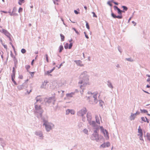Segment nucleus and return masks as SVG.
<instances>
[{
    "label": "nucleus",
    "mask_w": 150,
    "mask_h": 150,
    "mask_svg": "<svg viewBox=\"0 0 150 150\" xmlns=\"http://www.w3.org/2000/svg\"><path fill=\"white\" fill-rule=\"evenodd\" d=\"M86 73L87 72L86 71H84L83 73L81 75L80 77L81 79H83L79 82V84H81L83 83L84 86L90 84L89 82V76L85 74V73Z\"/></svg>",
    "instance_id": "nucleus-1"
},
{
    "label": "nucleus",
    "mask_w": 150,
    "mask_h": 150,
    "mask_svg": "<svg viewBox=\"0 0 150 150\" xmlns=\"http://www.w3.org/2000/svg\"><path fill=\"white\" fill-rule=\"evenodd\" d=\"M93 96H91L90 97H86L89 100V101L91 102L93 104H96L98 102L97 95L98 94V92L96 91L93 93Z\"/></svg>",
    "instance_id": "nucleus-2"
},
{
    "label": "nucleus",
    "mask_w": 150,
    "mask_h": 150,
    "mask_svg": "<svg viewBox=\"0 0 150 150\" xmlns=\"http://www.w3.org/2000/svg\"><path fill=\"white\" fill-rule=\"evenodd\" d=\"M91 138L93 140H96L98 141L99 139V135L96 131H94L93 134L91 136Z\"/></svg>",
    "instance_id": "nucleus-3"
},
{
    "label": "nucleus",
    "mask_w": 150,
    "mask_h": 150,
    "mask_svg": "<svg viewBox=\"0 0 150 150\" xmlns=\"http://www.w3.org/2000/svg\"><path fill=\"white\" fill-rule=\"evenodd\" d=\"M138 136L139 137L140 139L143 140V132L142 129L140 126H139L138 129Z\"/></svg>",
    "instance_id": "nucleus-4"
},
{
    "label": "nucleus",
    "mask_w": 150,
    "mask_h": 150,
    "mask_svg": "<svg viewBox=\"0 0 150 150\" xmlns=\"http://www.w3.org/2000/svg\"><path fill=\"white\" fill-rule=\"evenodd\" d=\"M49 83L48 81L47 80L45 81L41 85V87L42 88H47L49 86Z\"/></svg>",
    "instance_id": "nucleus-5"
},
{
    "label": "nucleus",
    "mask_w": 150,
    "mask_h": 150,
    "mask_svg": "<svg viewBox=\"0 0 150 150\" xmlns=\"http://www.w3.org/2000/svg\"><path fill=\"white\" fill-rule=\"evenodd\" d=\"M87 111L86 108H84L81 109L80 111L78 112V114L79 115L83 116L86 112Z\"/></svg>",
    "instance_id": "nucleus-6"
},
{
    "label": "nucleus",
    "mask_w": 150,
    "mask_h": 150,
    "mask_svg": "<svg viewBox=\"0 0 150 150\" xmlns=\"http://www.w3.org/2000/svg\"><path fill=\"white\" fill-rule=\"evenodd\" d=\"M44 125H45L46 129L47 131H50L52 129V127L49 123L45 122L44 123Z\"/></svg>",
    "instance_id": "nucleus-7"
},
{
    "label": "nucleus",
    "mask_w": 150,
    "mask_h": 150,
    "mask_svg": "<svg viewBox=\"0 0 150 150\" xmlns=\"http://www.w3.org/2000/svg\"><path fill=\"white\" fill-rule=\"evenodd\" d=\"M25 90L26 91V94H29L32 91V87L30 86H27Z\"/></svg>",
    "instance_id": "nucleus-8"
},
{
    "label": "nucleus",
    "mask_w": 150,
    "mask_h": 150,
    "mask_svg": "<svg viewBox=\"0 0 150 150\" xmlns=\"http://www.w3.org/2000/svg\"><path fill=\"white\" fill-rule=\"evenodd\" d=\"M0 32L3 33L7 36H8L9 35L8 32L6 30L4 29H2L1 30L0 29Z\"/></svg>",
    "instance_id": "nucleus-9"
},
{
    "label": "nucleus",
    "mask_w": 150,
    "mask_h": 150,
    "mask_svg": "<svg viewBox=\"0 0 150 150\" xmlns=\"http://www.w3.org/2000/svg\"><path fill=\"white\" fill-rule=\"evenodd\" d=\"M75 112V111L73 110L68 109L66 110V114L68 115L70 113L71 114L74 115Z\"/></svg>",
    "instance_id": "nucleus-10"
},
{
    "label": "nucleus",
    "mask_w": 150,
    "mask_h": 150,
    "mask_svg": "<svg viewBox=\"0 0 150 150\" xmlns=\"http://www.w3.org/2000/svg\"><path fill=\"white\" fill-rule=\"evenodd\" d=\"M102 132L104 134V136L105 137H107L108 139L109 138V136L108 132L106 129H103Z\"/></svg>",
    "instance_id": "nucleus-11"
},
{
    "label": "nucleus",
    "mask_w": 150,
    "mask_h": 150,
    "mask_svg": "<svg viewBox=\"0 0 150 150\" xmlns=\"http://www.w3.org/2000/svg\"><path fill=\"white\" fill-rule=\"evenodd\" d=\"M110 145V144L109 142H107L106 143H104L103 144H101L100 146V147L105 148L106 147H108Z\"/></svg>",
    "instance_id": "nucleus-12"
},
{
    "label": "nucleus",
    "mask_w": 150,
    "mask_h": 150,
    "mask_svg": "<svg viewBox=\"0 0 150 150\" xmlns=\"http://www.w3.org/2000/svg\"><path fill=\"white\" fill-rule=\"evenodd\" d=\"M15 73H12V74L11 75V79H12V81L13 82L14 84L15 85H17V83L14 80V79L15 78Z\"/></svg>",
    "instance_id": "nucleus-13"
},
{
    "label": "nucleus",
    "mask_w": 150,
    "mask_h": 150,
    "mask_svg": "<svg viewBox=\"0 0 150 150\" xmlns=\"http://www.w3.org/2000/svg\"><path fill=\"white\" fill-rule=\"evenodd\" d=\"M112 16L114 18H118L119 19H121L122 18V16L121 15L120 16H116L113 13L111 14Z\"/></svg>",
    "instance_id": "nucleus-14"
},
{
    "label": "nucleus",
    "mask_w": 150,
    "mask_h": 150,
    "mask_svg": "<svg viewBox=\"0 0 150 150\" xmlns=\"http://www.w3.org/2000/svg\"><path fill=\"white\" fill-rule=\"evenodd\" d=\"M74 94V93L72 92L70 93L67 94L66 96L67 97H72Z\"/></svg>",
    "instance_id": "nucleus-15"
},
{
    "label": "nucleus",
    "mask_w": 150,
    "mask_h": 150,
    "mask_svg": "<svg viewBox=\"0 0 150 150\" xmlns=\"http://www.w3.org/2000/svg\"><path fill=\"white\" fill-rule=\"evenodd\" d=\"M76 63L77 65L80 66H83V65L82 64V62L80 60L77 61H76Z\"/></svg>",
    "instance_id": "nucleus-16"
},
{
    "label": "nucleus",
    "mask_w": 150,
    "mask_h": 150,
    "mask_svg": "<svg viewBox=\"0 0 150 150\" xmlns=\"http://www.w3.org/2000/svg\"><path fill=\"white\" fill-rule=\"evenodd\" d=\"M136 114L137 113L135 114H132L130 117L131 120H134V119Z\"/></svg>",
    "instance_id": "nucleus-17"
},
{
    "label": "nucleus",
    "mask_w": 150,
    "mask_h": 150,
    "mask_svg": "<svg viewBox=\"0 0 150 150\" xmlns=\"http://www.w3.org/2000/svg\"><path fill=\"white\" fill-rule=\"evenodd\" d=\"M35 108L37 110H40L41 109L40 106L37 105H35Z\"/></svg>",
    "instance_id": "nucleus-18"
},
{
    "label": "nucleus",
    "mask_w": 150,
    "mask_h": 150,
    "mask_svg": "<svg viewBox=\"0 0 150 150\" xmlns=\"http://www.w3.org/2000/svg\"><path fill=\"white\" fill-rule=\"evenodd\" d=\"M96 118L97 122L99 124L100 123V121L97 115H96Z\"/></svg>",
    "instance_id": "nucleus-19"
},
{
    "label": "nucleus",
    "mask_w": 150,
    "mask_h": 150,
    "mask_svg": "<svg viewBox=\"0 0 150 150\" xmlns=\"http://www.w3.org/2000/svg\"><path fill=\"white\" fill-rule=\"evenodd\" d=\"M24 0H19L18 3L20 5H21L22 4L24 3Z\"/></svg>",
    "instance_id": "nucleus-20"
},
{
    "label": "nucleus",
    "mask_w": 150,
    "mask_h": 150,
    "mask_svg": "<svg viewBox=\"0 0 150 150\" xmlns=\"http://www.w3.org/2000/svg\"><path fill=\"white\" fill-rule=\"evenodd\" d=\"M60 36H61L62 41H64V36L63 35L61 34H60Z\"/></svg>",
    "instance_id": "nucleus-21"
},
{
    "label": "nucleus",
    "mask_w": 150,
    "mask_h": 150,
    "mask_svg": "<svg viewBox=\"0 0 150 150\" xmlns=\"http://www.w3.org/2000/svg\"><path fill=\"white\" fill-rule=\"evenodd\" d=\"M59 52H61L63 49V47L62 45H60L59 47Z\"/></svg>",
    "instance_id": "nucleus-22"
},
{
    "label": "nucleus",
    "mask_w": 150,
    "mask_h": 150,
    "mask_svg": "<svg viewBox=\"0 0 150 150\" xmlns=\"http://www.w3.org/2000/svg\"><path fill=\"white\" fill-rule=\"evenodd\" d=\"M146 137L147 139L150 141V134H146Z\"/></svg>",
    "instance_id": "nucleus-23"
},
{
    "label": "nucleus",
    "mask_w": 150,
    "mask_h": 150,
    "mask_svg": "<svg viewBox=\"0 0 150 150\" xmlns=\"http://www.w3.org/2000/svg\"><path fill=\"white\" fill-rule=\"evenodd\" d=\"M26 52V51L24 49H22L21 50V52L23 54H24Z\"/></svg>",
    "instance_id": "nucleus-24"
},
{
    "label": "nucleus",
    "mask_w": 150,
    "mask_h": 150,
    "mask_svg": "<svg viewBox=\"0 0 150 150\" xmlns=\"http://www.w3.org/2000/svg\"><path fill=\"white\" fill-rule=\"evenodd\" d=\"M25 67L27 71H28V69H29L30 68V66L29 65H26L25 66Z\"/></svg>",
    "instance_id": "nucleus-25"
},
{
    "label": "nucleus",
    "mask_w": 150,
    "mask_h": 150,
    "mask_svg": "<svg viewBox=\"0 0 150 150\" xmlns=\"http://www.w3.org/2000/svg\"><path fill=\"white\" fill-rule=\"evenodd\" d=\"M117 10L118 11V14H121V12H122V11L119 8H117Z\"/></svg>",
    "instance_id": "nucleus-26"
},
{
    "label": "nucleus",
    "mask_w": 150,
    "mask_h": 150,
    "mask_svg": "<svg viewBox=\"0 0 150 150\" xmlns=\"http://www.w3.org/2000/svg\"><path fill=\"white\" fill-rule=\"evenodd\" d=\"M69 44L68 43H67L65 44L64 46V48L66 49H67L68 48Z\"/></svg>",
    "instance_id": "nucleus-27"
},
{
    "label": "nucleus",
    "mask_w": 150,
    "mask_h": 150,
    "mask_svg": "<svg viewBox=\"0 0 150 150\" xmlns=\"http://www.w3.org/2000/svg\"><path fill=\"white\" fill-rule=\"evenodd\" d=\"M45 57L46 58V59L47 62H49V60H48V56L47 54H46L45 55Z\"/></svg>",
    "instance_id": "nucleus-28"
},
{
    "label": "nucleus",
    "mask_w": 150,
    "mask_h": 150,
    "mask_svg": "<svg viewBox=\"0 0 150 150\" xmlns=\"http://www.w3.org/2000/svg\"><path fill=\"white\" fill-rule=\"evenodd\" d=\"M73 45L72 43H70L69 45L68 48L69 49H70L71 48Z\"/></svg>",
    "instance_id": "nucleus-29"
},
{
    "label": "nucleus",
    "mask_w": 150,
    "mask_h": 150,
    "mask_svg": "<svg viewBox=\"0 0 150 150\" xmlns=\"http://www.w3.org/2000/svg\"><path fill=\"white\" fill-rule=\"evenodd\" d=\"M83 132L86 134H88V130L87 129H85L83 130Z\"/></svg>",
    "instance_id": "nucleus-30"
},
{
    "label": "nucleus",
    "mask_w": 150,
    "mask_h": 150,
    "mask_svg": "<svg viewBox=\"0 0 150 150\" xmlns=\"http://www.w3.org/2000/svg\"><path fill=\"white\" fill-rule=\"evenodd\" d=\"M86 26L87 28L88 29H89V26L88 25V23L87 22H86Z\"/></svg>",
    "instance_id": "nucleus-31"
},
{
    "label": "nucleus",
    "mask_w": 150,
    "mask_h": 150,
    "mask_svg": "<svg viewBox=\"0 0 150 150\" xmlns=\"http://www.w3.org/2000/svg\"><path fill=\"white\" fill-rule=\"evenodd\" d=\"M23 11V8L20 7L19 8L18 11V12L19 13H20L21 12H22Z\"/></svg>",
    "instance_id": "nucleus-32"
},
{
    "label": "nucleus",
    "mask_w": 150,
    "mask_h": 150,
    "mask_svg": "<svg viewBox=\"0 0 150 150\" xmlns=\"http://www.w3.org/2000/svg\"><path fill=\"white\" fill-rule=\"evenodd\" d=\"M29 73H30L31 76H32V77H33L34 75V74H35V72H29Z\"/></svg>",
    "instance_id": "nucleus-33"
},
{
    "label": "nucleus",
    "mask_w": 150,
    "mask_h": 150,
    "mask_svg": "<svg viewBox=\"0 0 150 150\" xmlns=\"http://www.w3.org/2000/svg\"><path fill=\"white\" fill-rule=\"evenodd\" d=\"M122 7L123 8V9L125 11H126L127 10V8L125 6H122Z\"/></svg>",
    "instance_id": "nucleus-34"
},
{
    "label": "nucleus",
    "mask_w": 150,
    "mask_h": 150,
    "mask_svg": "<svg viewBox=\"0 0 150 150\" xmlns=\"http://www.w3.org/2000/svg\"><path fill=\"white\" fill-rule=\"evenodd\" d=\"M92 13L93 14V17H96V18L97 17V16L95 14V13L94 12H92Z\"/></svg>",
    "instance_id": "nucleus-35"
},
{
    "label": "nucleus",
    "mask_w": 150,
    "mask_h": 150,
    "mask_svg": "<svg viewBox=\"0 0 150 150\" xmlns=\"http://www.w3.org/2000/svg\"><path fill=\"white\" fill-rule=\"evenodd\" d=\"M12 73H16L15 69L14 67H13V68Z\"/></svg>",
    "instance_id": "nucleus-36"
},
{
    "label": "nucleus",
    "mask_w": 150,
    "mask_h": 150,
    "mask_svg": "<svg viewBox=\"0 0 150 150\" xmlns=\"http://www.w3.org/2000/svg\"><path fill=\"white\" fill-rule=\"evenodd\" d=\"M141 119L142 120L144 121V122H146L145 117H142L141 118Z\"/></svg>",
    "instance_id": "nucleus-37"
},
{
    "label": "nucleus",
    "mask_w": 150,
    "mask_h": 150,
    "mask_svg": "<svg viewBox=\"0 0 150 150\" xmlns=\"http://www.w3.org/2000/svg\"><path fill=\"white\" fill-rule=\"evenodd\" d=\"M126 59L127 61H130L131 62H132V61H133V60L131 58H127V59Z\"/></svg>",
    "instance_id": "nucleus-38"
},
{
    "label": "nucleus",
    "mask_w": 150,
    "mask_h": 150,
    "mask_svg": "<svg viewBox=\"0 0 150 150\" xmlns=\"http://www.w3.org/2000/svg\"><path fill=\"white\" fill-rule=\"evenodd\" d=\"M50 100H54V99L53 98H49V99L48 100V102H50Z\"/></svg>",
    "instance_id": "nucleus-39"
},
{
    "label": "nucleus",
    "mask_w": 150,
    "mask_h": 150,
    "mask_svg": "<svg viewBox=\"0 0 150 150\" xmlns=\"http://www.w3.org/2000/svg\"><path fill=\"white\" fill-rule=\"evenodd\" d=\"M142 112H144V113H146V112H148L147 110H142Z\"/></svg>",
    "instance_id": "nucleus-40"
},
{
    "label": "nucleus",
    "mask_w": 150,
    "mask_h": 150,
    "mask_svg": "<svg viewBox=\"0 0 150 150\" xmlns=\"http://www.w3.org/2000/svg\"><path fill=\"white\" fill-rule=\"evenodd\" d=\"M74 12L76 14H78L79 13V12L76 10L74 11Z\"/></svg>",
    "instance_id": "nucleus-41"
},
{
    "label": "nucleus",
    "mask_w": 150,
    "mask_h": 150,
    "mask_svg": "<svg viewBox=\"0 0 150 150\" xmlns=\"http://www.w3.org/2000/svg\"><path fill=\"white\" fill-rule=\"evenodd\" d=\"M12 47V48H13V49L14 50H15V47H14L13 45H12V43H10Z\"/></svg>",
    "instance_id": "nucleus-42"
},
{
    "label": "nucleus",
    "mask_w": 150,
    "mask_h": 150,
    "mask_svg": "<svg viewBox=\"0 0 150 150\" xmlns=\"http://www.w3.org/2000/svg\"><path fill=\"white\" fill-rule=\"evenodd\" d=\"M146 120L148 123H149V120L145 117Z\"/></svg>",
    "instance_id": "nucleus-43"
},
{
    "label": "nucleus",
    "mask_w": 150,
    "mask_h": 150,
    "mask_svg": "<svg viewBox=\"0 0 150 150\" xmlns=\"http://www.w3.org/2000/svg\"><path fill=\"white\" fill-rule=\"evenodd\" d=\"M50 73V72H49V71H48L45 73V74H49Z\"/></svg>",
    "instance_id": "nucleus-44"
},
{
    "label": "nucleus",
    "mask_w": 150,
    "mask_h": 150,
    "mask_svg": "<svg viewBox=\"0 0 150 150\" xmlns=\"http://www.w3.org/2000/svg\"><path fill=\"white\" fill-rule=\"evenodd\" d=\"M88 95H90V94H91L92 95H93V93H92L91 92H89L88 93Z\"/></svg>",
    "instance_id": "nucleus-45"
},
{
    "label": "nucleus",
    "mask_w": 150,
    "mask_h": 150,
    "mask_svg": "<svg viewBox=\"0 0 150 150\" xmlns=\"http://www.w3.org/2000/svg\"><path fill=\"white\" fill-rule=\"evenodd\" d=\"M84 33L85 34V36H86V38H87V39H88V36L87 35H86V33H85V32H84Z\"/></svg>",
    "instance_id": "nucleus-46"
},
{
    "label": "nucleus",
    "mask_w": 150,
    "mask_h": 150,
    "mask_svg": "<svg viewBox=\"0 0 150 150\" xmlns=\"http://www.w3.org/2000/svg\"><path fill=\"white\" fill-rule=\"evenodd\" d=\"M54 1V3H55V2H58L59 1V0H53Z\"/></svg>",
    "instance_id": "nucleus-47"
},
{
    "label": "nucleus",
    "mask_w": 150,
    "mask_h": 150,
    "mask_svg": "<svg viewBox=\"0 0 150 150\" xmlns=\"http://www.w3.org/2000/svg\"><path fill=\"white\" fill-rule=\"evenodd\" d=\"M34 59H33V60H32V62H31V65H33V62H34Z\"/></svg>",
    "instance_id": "nucleus-48"
},
{
    "label": "nucleus",
    "mask_w": 150,
    "mask_h": 150,
    "mask_svg": "<svg viewBox=\"0 0 150 150\" xmlns=\"http://www.w3.org/2000/svg\"><path fill=\"white\" fill-rule=\"evenodd\" d=\"M1 12H2L4 13H7V11H1Z\"/></svg>",
    "instance_id": "nucleus-49"
},
{
    "label": "nucleus",
    "mask_w": 150,
    "mask_h": 150,
    "mask_svg": "<svg viewBox=\"0 0 150 150\" xmlns=\"http://www.w3.org/2000/svg\"><path fill=\"white\" fill-rule=\"evenodd\" d=\"M114 8H116L117 10V8H118L117 7V6H114Z\"/></svg>",
    "instance_id": "nucleus-50"
},
{
    "label": "nucleus",
    "mask_w": 150,
    "mask_h": 150,
    "mask_svg": "<svg viewBox=\"0 0 150 150\" xmlns=\"http://www.w3.org/2000/svg\"><path fill=\"white\" fill-rule=\"evenodd\" d=\"M147 81L148 82L150 81V78H149L147 79Z\"/></svg>",
    "instance_id": "nucleus-51"
},
{
    "label": "nucleus",
    "mask_w": 150,
    "mask_h": 150,
    "mask_svg": "<svg viewBox=\"0 0 150 150\" xmlns=\"http://www.w3.org/2000/svg\"><path fill=\"white\" fill-rule=\"evenodd\" d=\"M114 3L116 5H117L118 4V3L116 2H114Z\"/></svg>",
    "instance_id": "nucleus-52"
},
{
    "label": "nucleus",
    "mask_w": 150,
    "mask_h": 150,
    "mask_svg": "<svg viewBox=\"0 0 150 150\" xmlns=\"http://www.w3.org/2000/svg\"><path fill=\"white\" fill-rule=\"evenodd\" d=\"M84 8H85V9L86 10L87 9V7L86 6H84Z\"/></svg>",
    "instance_id": "nucleus-53"
},
{
    "label": "nucleus",
    "mask_w": 150,
    "mask_h": 150,
    "mask_svg": "<svg viewBox=\"0 0 150 150\" xmlns=\"http://www.w3.org/2000/svg\"><path fill=\"white\" fill-rule=\"evenodd\" d=\"M146 87H147V88H150V86H149V85H147V86H146Z\"/></svg>",
    "instance_id": "nucleus-54"
},
{
    "label": "nucleus",
    "mask_w": 150,
    "mask_h": 150,
    "mask_svg": "<svg viewBox=\"0 0 150 150\" xmlns=\"http://www.w3.org/2000/svg\"><path fill=\"white\" fill-rule=\"evenodd\" d=\"M49 71V72H50V73H51L53 71L52 70H50Z\"/></svg>",
    "instance_id": "nucleus-55"
},
{
    "label": "nucleus",
    "mask_w": 150,
    "mask_h": 150,
    "mask_svg": "<svg viewBox=\"0 0 150 150\" xmlns=\"http://www.w3.org/2000/svg\"><path fill=\"white\" fill-rule=\"evenodd\" d=\"M143 91H144V92H145V93H149L148 92H147V91H144V90H143Z\"/></svg>",
    "instance_id": "nucleus-56"
},
{
    "label": "nucleus",
    "mask_w": 150,
    "mask_h": 150,
    "mask_svg": "<svg viewBox=\"0 0 150 150\" xmlns=\"http://www.w3.org/2000/svg\"><path fill=\"white\" fill-rule=\"evenodd\" d=\"M55 69V67H53V68L52 69V71H53Z\"/></svg>",
    "instance_id": "nucleus-57"
},
{
    "label": "nucleus",
    "mask_w": 150,
    "mask_h": 150,
    "mask_svg": "<svg viewBox=\"0 0 150 150\" xmlns=\"http://www.w3.org/2000/svg\"><path fill=\"white\" fill-rule=\"evenodd\" d=\"M146 76H148V77H149L150 78V75H149V74H147V75H146Z\"/></svg>",
    "instance_id": "nucleus-58"
},
{
    "label": "nucleus",
    "mask_w": 150,
    "mask_h": 150,
    "mask_svg": "<svg viewBox=\"0 0 150 150\" xmlns=\"http://www.w3.org/2000/svg\"><path fill=\"white\" fill-rule=\"evenodd\" d=\"M72 29L75 31L76 30L74 28H73Z\"/></svg>",
    "instance_id": "nucleus-59"
},
{
    "label": "nucleus",
    "mask_w": 150,
    "mask_h": 150,
    "mask_svg": "<svg viewBox=\"0 0 150 150\" xmlns=\"http://www.w3.org/2000/svg\"><path fill=\"white\" fill-rule=\"evenodd\" d=\"M72 41V39H71L70 40L69 42H71Z\"/></svg>",
    "instance_id": "nucleus-60"
},
{
    "label": "nucleus",
    "mask_w": 150,
    "mask_h": 150,
    "mask_svg": "<svg viewBox=\"0 0 150 150\" xmlns=\"http://www.w3.org/2000/svg\"><path fill=\"white\" fill-rule=\"evenodd\" d=\"M100 128L101 129H102V130H103V127H102H102H100Z\"/></svg>",
    "instance_id": "nucleus-61"
},
{
    "label": "nucleus",
    "mask_w": 150,
    "mask_h": 150,
    "mask_svg": "<svg viewBox=\"0 0 150 150\" xmlns=\"http://www.w3.org/2000/svg\"><path fill=\"white\" fill-rule=\"evenodd\" d=\"M3 2H5V0H2Z\"/></svg>",
    "instance_id": "nucleus-62"
},
{
    "label": "nucleus",
    "mask_w": 150,
    "mask_h": 150,
    "mask_svg": "<svg viewBox=\"0 0 150 150\" xmlns=\"http://www.w3.org/2000/svg\"><path fill=\"white\" fill-rule=\"evenodd\" d=\"M75 32H76V33H77V31L76 30V31H75Z\"/></svg>",
    "instance_id": "nucleus-63"
},
{
    "label": "nucleus",
    "mask_w": 150,
    "mask_h": 150,
    "mask_svg": "<svg viewBox=\"0 0 150 150\" xmlns=\"http://www.w3.org/2000/svg\"><path fill=\"white\" fill-rule=\"evenodd\" d=\"M29 25H30V26L31 25V24H29Z\"/></svg>",
    "instance_id": "nucleus-64"
}]
</instances>
